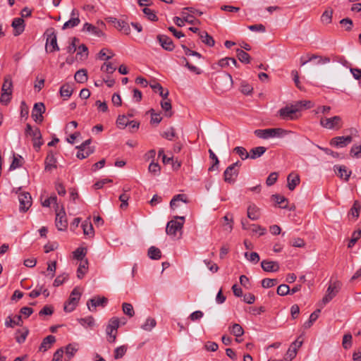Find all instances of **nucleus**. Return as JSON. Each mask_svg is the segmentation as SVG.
<instances>
[{"mask_svg": "<svg viewBox=\"0 0 361 361\" xmlns=\"http://www.w3.org/2000/svg\"><path fill=\"white\" fill-rule=\"evenodd\" d=\"M289 132L280 128H267V129H257L254 131L255 135L262 139H269L271 137H281L287 135Z\"/></svg>", "mask_w": 361, "mask_h": 361, "instance_id": "f257e3e1", "label": "nucleus"}, {"mask_svg": "<svg viewBox=\"0 0 361 361\" xmlns=\"http://www.w3.org/2000/svg\"><path fill=\"white\" fill-rule=\"evenodd\" d=\"M216 89L224 92L229 90L233 86V79L229 73L223 72L219 74L214 81Z\"/></svg>", "mask_w": 361, "mask_h": 361, "instance_id": "f03ea898", "label": "nucleus"}, {"mask_svg": "<svg viewBox=\"0 0 361 361\" xmlns=\"http://www.w3.org/2000/svg\"><path fill=\"white\" fill-rule=\"evenodd\" d=\"M174 219L167 223L166 228V233L173 236H176L178 232L181 233L185 220V216H176Z\"/></svg>", "mask_w": 361, "mask_h": 361, "instance_id": "7ed1b4c3", "label": "nucleus"}, {"mask_svg": "<svg viewBox=\"0 0 361 361\" xmlns=\"http://www.w3.org/2000/svg\"><path fill=\"white\" fill-rule=\"evenodd\" d=\"M25 135L32 137L33 142V147L36 151H39L41 146L43 145L42 140V134L38 128H32L31 125L27 124L25 128Z\"/></svg>", "mask_w": 361, "mask_h": 361, "instance_id": "20e7f679", "label": "nucleus"}, {"mask_svg": "<svg viewBox=\"0 0 361 361\" xmlns=\"http://www.w3.org/2000/svg\"><path fill=\"white\" fill-rule=\"evenodd\" d=\"M203 14L202 12L199 11L192 7H186L183 9L180 13V18L182 23H200L197 17Z\"/></svg>", "mask_w": 361, "mask_h": 361, "instance_id": "39448f33", "label": "nucleus"}, {"mask_svg": "<svg viewBox=\"0 0 361 361\" xmlns=\"http://www.w3.org/2000/svg\"><path fill=\"white\" fill-rule=\"evenodd\" d=\"M240 166L241 162L240 161H237L228 166L224 173V181L230 184H233L238 175L239 167Z\"/></svg>", "mask_w": 361, "mask_h": 361, "instance_id": "423d86ee", "label": "nucleus"}, {"mask_svg": "<svg viewBox=\"0 0 361 361\" xmlns=\"http://www.w3.org/2000/svg\"><path fill=\"white\" fill-rule=\"evenodd\" d=\"M44 35L47 36L45 47L46 51L47 52H54L55 51L59 50L57 44L56 34L54 29L52 27L47 29L44 33Z\"/></svg>", "mask_w": 361, "mask_h": 361, "instance_id": "0eeeda50", "label": "nucleus"}, {"mask_svg": "<svg viewBox=\"0 0 361 361\" xmlns=\"http://www.w3.org/2000/svg\"><path fill=\"white\" fill-rule=\"evenodd\" d=\"M81 293L80 292L79 288L75 287L71 291L68 301L64 304V311L66 312H73L78 305Z\"/></svg>", "mask_w": 361, "mask_h": 361, "instance_id": "6e6552de", "label": "nucleus"}, {"mask_svg": "<svg viewBox=\"0 0 361 361\" xmlns=\"http://www.w3.org/2000/svg\"><path fill=\"white\" fill-rule=\"evenodd\" d=\"M320 125L325 128L330 130H338L343 126L342 118L339 116H334L331 118H321Z\"/></svg>", "mask_w": 361, "mask_h": 361, "instance_id": "1a4fd4ad", "label": "nucleus"}, {"mask_svg": "<svg viewBox=\"0 0 361 361\" xmlns=\"http://www.w3.org/2000/svg\"><path fill=\"white\" fill-rule=\"evenodd\" d=\"M299 111V108L295 105H291L290 106H286L283 108H281L278 114L279 116L284 120H293L296 117L295 116V113Z\"/></svg>", "mask_w": 361, "mask_h": 361, "instance_id": "9d476101", "label": "nucleus"}, {"mask_svg": "<svg viewBox=\"0 0 361 361\" xmlns=\"http://www.w3.org/2000/svg\"><path fill=\"white\" fill-rule=\"evenodd\" d=\"M56 220L55 224L59 231H65L68 227V221L66 218V212L64 208L62 207L59 211L56 209Z\"/></svg>", "mask_w": 361, "mask_h": 361, "instance_id": "9b49d317", "label": "nucleus"}, {"mask_svg": "<svg viewBox=\"0 0 361 361\" xmlns=\"http://www.w3.org/2000/svg\"><path fill=\"white\" fill-rule=\"evenodd\" d=\"M341 285L339 282H334L333 284L329 285L326 290V295L323 297L322 302L326 305L338 293Z\"/></svg>", "mask_w": 361, "mask_h": 361, "instance_id": "f8f14e48", "label": "nucleus"}, {"mask_svg": "<svg viewBox=\"0 0 361 361\" xmlns=\"http://www.w3.org/2000/svg\"><path fill=\"white\" fill-rule=\"evenodd\" d=\"M18 200L20 202V211L27 212L32 205V197L29 192H23L19 193Z\"/></svg>", "mask_w": 361, "mask_h": 361, "instance_id": "ddd939ff", "label": "nucleus"}, {"mask_svg": "<svg viewBox=\"0 0 361 361\" xmlns=\"http://www.w3.org/2000/svg\"><path fill=\"white\" fill-rule=\"evenodd\" d=\"M115 28L123 35H129L131 31V27L135 30L137 32H140L142 30V26L141 24H114Z\"/></svg>", "mask_w": 361, "mask_h": 361, "instance_id": "4468645a", "label": "nucleus"}, {"mask_svg": "<svg viewBox=\"0 0 361 361\" xmlns=\"http://www.w3.org/2000/svg\"><path fill=\"white\" fill-rule=\"evenodd\" d=\"M45 111V106L42 102L35 104L32 111V117L36 123H42L43 121L42 114Z\"/></svg>", "mask_w": 361, "mask_h": 361, "instance_id": "2eb2a0df", "label": "nucleus"}, {"mask_svg": "<svg viewBox=\"0 0 361 361\" xmlns=\"http://www.w3.org/2000/svg\"><path fill=\"white\" fill-rule=\"evenodd\" d=\"M157 39L160 46L166 51H171L174 49L175 46L172 39L166 35H158Z\"/></svg>", "mask_w": 361, "mask_h": 361, "instance_id": "dca6fc26", "label": "nucleus"}, {"mask_svg": "<svg viewBox=\"0 0 361 361\" xmlns=\"http://www.w3.org/2000/svg\"><path fill=\"white\" fill-rule=\"evenodd\" d=\"M353 140L351 135L348 136H338L332 138L330 141V145L336 147H344L348 145Z\"/></svg>", "mask_w": 361, "mask_h": 361, "instance_id": "f3484780", "label": "nucleus"}, {"mask_svg": "<svg viewBox=\"0 0 361 361\" xmlns=\"http://www.w3.org/2000/svg\"><path fill=\"white\" fill-rule=\"evenodd\" d=\"M107 302V299L104 297L102 298H94L90 299L87 305L90 311H94L95 308L98 306H104V305Z\"/></svg>", "mask_w": 361, "mask_h": 361, "instance_id": "a211bd4d", "label": "nucleus"}, {"mask_svg": "<svg viewBox=\"0 0 361 361\" xmlns=\"http://www.w3.org/2000/svg\"><path fill=\"white\" fill-rule=\"evenodd\" d=\"M314 59H319L317 64H326L330 62V59L327 56H321L319 55L312 54L309 56L307 59H305V58L302 56L300 58L301 66L305 65L307 63L313 61Z\"/></svg>", "mask_w": 361, "mask_h": 361, "instance_id": "6ab92c4d", "label": "nucleus"}, {"mask_svg": "<svg viewBox=\"0 0 361 361\" xmlns=\"http://www.w3.org/2000/svg\"><path fill=\"white\" fill-rule=\"evenodd\" d=\"M334 171L336 173L337 176H339L341 178L344 177V180L345 181H348L349 180V178L352 173L351 171L348 170L347 167L344 165H335L334 166Z\"/></svg>", "mask_w": 361, "mask_h": 361, "instance_id": "aec40b11", "label": "nucleus"}, {"mask_svg": "<svg viewBox=\"0 0 361 361\" xmlns=\"http://www.w3.org/2000/svg\"><path fill=\"white\" fill-rule=\"evenodd\" d=\"M261 267L264 271L276 272L279 269V264L276 262L263 260L261 262Z\"/></svg>", "mask_w": 361, "mask_h": 361, "instance_id": "412c9836", "label": "nucleus"}, {"mask_svg": "<svg viewBox=\"0 0 361 361\" xmlns=\"http://www.w3.org/2000/svg\"><path fill=\"white\" fill-rule=\"evenodd\" d=\"M56 159L54 157V154L52 151H49L47 154V156L45 159L44 164H45V170L46 171H51L53 169L56 168Z\"/></svg>", "mask_w": 361, "mask_h": 361, "instance_id": "4be33fe9", "label": "nucleus"}, {"mask_svg": "<svg viewBox=\"0 0 361 361\" xmlns=\"http://www.w3.org/2000/svg\"><path fill=\"white\" fill-rule=\"evenodd\" d=\"M82 31L87 32L91 35L96 37H101L103 35L102 30L93 24H84Z\"/></svg>", "mask_w": 361, "mask_h": 361, "instance_id": "5701e85b", "label": "nucleus"}, {"mask_svg": "<svg viewBox=\"0 0 361 361\" xmlns=\"http://www.w3.org/2000/svg\"><path fill=\"white\" fill-rule=\"evenodd\" d=\"M55 342H56L55 336H54L52 335L47 336V337H45L43 339V341L39 346V350L40 351L45 352L48 349H49L51 348V345L53 343H54Z\"/></svg>", "mask_w": 361, "mask_h": 361, "instance_id": "b1692460", "label": "nucleus"}, {"mask_svg": "<svg viewBox=\"0 0 361 361\" xmlns=\"http://www.w3.org/2000/svg\"><path fill=\"white\" fill-rule=\"evenodd\" d=\"M247 217L252 220H257L259 216V209L254 204H251L247 207Z\"/></svg>", "mask_w": 361, "mask_h": 361, "instance_id": "393cba45", "label": "nucleus"}, {"mask_svg": "<svg viewBox=\"0 0 361 361\" xmlns=\"http://www.w3.org/2000/svg\"><path fill=\"white\" fill-rule=\"evenodd\" d=\"M288 188L290 190H293L300 183V176L298 174L290 173L288 176Z\"/></svg>", "mask_w": 361, "mask_h": 361, "instance_id": "a878e982", "label": "nucleus"}, {"mask_svg": "<svg viewBox=\"0 0 361 361\" xmlns=\"http://www.w3.org/2000/svg\"><path fill=\"white\" fill-rule=\"evenodd\" d=\"M13 82L10 75H6L4 79V83L1 87V92L12 94Z\"/></svg>", "mask_w": 361, "mask_h": 361, "instance_id": "bb28decb", "label": "nucleus"}, {"mask_svg": "<svg viewBox=\"0 0 361 361\" xmlns=\"http://www.w3.org/2000/svg\"><path fill=\"white\" fill-rule=\"evenodd\" d=\"M73 88L69 84L66 83L63 85L59 90L61 97L64 99H68L73 94Z\"/></svg>", "mask_w": 361, "mask_h": 361, "instance_id": "cd10ccee", "label": "nucleus"}, {"mask_svg": "<svg viewBox=\"0 0 361 361\" xmlns=\"http://www.w3.org/2000/svg\"><path fill=\"white\" fill-rule=\"evenodd\" d=\"M267 151V148L265 147H257L250 149V158L252 159H256L260 157H262L265 152Z\"/></svg>", "mask_w": 361, "mask_h": 361, "instance_id": "c85d7f7f", "label": "nucleus"}, {"mask_svg": "<svg viewBox=\"0 0 361 361\" xmlns=\"http://www.w3.org/2000/svg\"><path fill=\"white\" fill-rule=\"evenodd\" d=\"M150 87L154 91V92H158L159 95L164 99H166L169 94V92L168 90H166L165 91L164 90V88L161 85V84H159V82H155L154 84H151L150 85Z\"/></svg>", "mask_w": 361, "mask_h": 361, "instance_id": "c756f323", "label": "nucleus"}, {"mask_svg": "<svg viewBox=\"0 0 361 361\" xmlns=\"http://www.w3.org/2000/svg\"><path fill=\"white\" fill-rule=\"evenodd\" d=\"M88 269V261L87 259L82 261L77 269V277L81 279L84 277Z\"/></svg>", "mask_w": 361, "mask_h": 361, "instance_id": "7c9ffc66", "label": "nucleus"}, {"mask_svg": "<svg viewBox=\"0 0 361 361\" xmlns=\"http://www.w3.org/2000/svg\"><path fill=\"white\" fill-rule=\"evenodd\" d=\"M78 347L77 343H70L66 347V355L68 357V360L66 361H70L71 359L74 356L75 353L78 351Z\"/></svg>", "mask_w": 361, "mask_h": 361, "instance_id": "2f4dec72", "label": "nucleus"}, {"mask_svg": "<svg viewBox=\"0 0 361 361\" xmlns=\"http://www.w3.org/2000/svg\"><path fill=\"white\" fill-rule=\"evenodd\" d=\"M200 37L202 42L209 47H213L214 45V40L206 31L199 32Z\"/></svg>", "mask_w": 361, "mask_h": 361, "instance_id": "473e14b6", "label": "nucleus"}, {"mask_svg": "<svg viewBox=\"0 0 361 361\" xmlns=\"http://www.w3.org/2000/svg\"><path fill=\"white\" fill-rule=\"evenodd\" d=\"M321 310L319 309L316 310L314 311L310 316L309 320L305 322L303 324V327L305 329H309L312 326L313 323L319 317V313Z\"/></svg>", "mask_w": 361, "mask_h": 361, "instance_id": "72a5a7b5", "label": "nucleus"}, {"mask_svg": "<svg viewBox=\"0 0 361 361\" xmlns=\"http://www.w3.org/2000/svg\"><path fill=\"white\" fill-rule=\"evenodd\" d=\"M147 255L150 259L157 260L161 258V252L159 248L154 246H151L148 250Z\"/></svg>", "mask_w": 361, "mask_h": 361, "instance_id": "f704fd0d", "label": "nucleus"}, {"mask_svg": "<svg viewBox=\"0 0 361 361\" xmlns=\"http://www.w3.org/2000/svg\"><path fill=\"white\" fill-rule=\"evenodd\" d=\"M75 80L77 82L83 83L87 80V73L85 69H80L75 74Z\"/></svg>", "mask_w": 361, "mask_h": 361, "instance_id": "c9c22d12", "label": "nucleus"}, {"mask_svg": "<svg viewBox=\"0 0 361 361\" xmlns=\"http://www.w3.org/2000/svg\"><path fill=\"white\" fill-rule=\"evenodd\" d=\"M22 324V317L20 315L16 316L14 319L8 317L5 322L7 327H13L14 325L20 326Z\"/></svg>", "mask_w": 361, "mask_h": 361, "instance_id": "e433bc0d", "label": "nucleus"}, {"mask_svg": "<svg viewBox=\"0 0 361 361\" xmlns=\"http://www.w3.org/2000/svg\"><path fill=\"white\" fill-rule=\"evenodd\" d=\"M157 325V322L154 318L148 317L145 323L141 326V328L146 331H150Z\"/></svg>", "mask_w": 361, "mask_h": 361, "instance_id": "4c0bfd02", "label": "nucleus"}, {"mask_svg": "<svg viewBox=\"0 0 361 361\" xmlns=\"http://www.w3.org/2000/svg\"><path fill=\"white\" fill-rule=\"evenodd\" d=\"M237 56L238 60L244 63H249L250 62V55L240 49H236Z\"/></svg>", "mask_w": 361, "mask_h": 361, "instance_id": "58836bf2", "label": "nucleus"}, {"mask_svg": "<svg viewBox=\"0 0 361 361\" xmlns=\"http://www.w3.org/2000/svg\"><path fill=\"white\" fill-rule=\"evenodd\" d=\"M161 106L162 109L165 111L166 116L171 117L172 116V112L171 111V101L168 99V98L166 99H163V100L161 102Z\"/></svg>", "mask_w": 361, "mask_h": 361, "instance_id": "ea45409f", "label": "nucleus"}, {"mask_svg": "<svg viewBox=\"0 0 361 361\" xmlns=\"http://www.w3.org/2000/svg\"><path fill=\"white\" fill-rule=\"evenodd\" d=\"M78 322L85 328L92 327L94 324V319L92 316L78 319Z\"/></svg>", "mask_w": 361, "mask_h": 361, "instance_id": "a19ab883", "label": "nucleus"}, {"mask_svg": "<svg viewBox=\"0 0 361 361\" xmlns=\"http://www.w3.org/2000/svg\"><path fill=\"white\" fill-rule=\"evenodd\" d=\"M360 209L361 206L360 202L357 200H355L349 212V214L352 215L355 219H357L360 215Z\"/></svg>", "mask_w": 361, "mask_h": 361, "instance_id": "79ce46f5", "label": "nucleus"}, {"mask_svg": "<svg viewBox=\"0 0 361 361\" xmlns=\"http://www.w3.org/2000/svg\"><path fill=\"white\" fill-rule=\"evenodd\" d=\"M127 349H128V347H127V345H125L117 347L114 350V359L118 360V359L122 358L126 353Z\"/></svg>", "mask_w": 361, "mask_h": 361, "instance_id": "37998d69", "label": "nucleus"}, {"mask_svg": "<svg viewBox=\"0 0 361 361\" xmlns=\"http://www.w3.org/2000/svg\"><path fill=\"white\" fill-rule=\"evenodd\" d=\"M271 198L281 208L286 209L287 207V204H285V202H287V199L285 197L275 194L271 196Z\"/></svg>", "mask_w": 361, "mask_h": 361, "instance_id": "c03bdc74", "label": "nucleus"}, {"mask_svg": "<svg viewBox=\"0 0 361 361\" xmlns=\"http://www.w3.org/2000/svg\"><path fill=\"white\" fill-rule=\"evenodd\" d=\"M22 166V157L19 154H13V161L10 165V170H15Z\"/></svg>", "mask_w": 361, "mask_h": 361, "instance_id": "a18cd8bd", "label": "nucleus"}, {"mask_svg": "<svg viewBox=\"0 0 361 361\" xmlns=\"http://www.w3.org/2000/svg\"><path fill=\"white\" fill-rule=\"evenodd\" d=\"M233 152L238 154L242 160L250 158V153L243 147H236L233 149Z\"/></svg>", "mask_w": 361, "mask_h": 361, "instance_id": "49530a36", "label": "nucleus"}, {"mask_svg": "<svg viewBox=\"0 0 361 361\" xmlns=\"http://www.w3.org/2000/svg\"><path fill=\"white\" fill-rule=\"evenodd\" d=\"M178 201H181L183 202L187 203L188 200L186 198L185 195L178 194V195H175L170 202V207L172 209H174V207H176V202H178Z\"/></svg>", "mask_w": 361, "mask_h": 361, "instance_id": "de8ad7c7", "label": "nucleus"}, {"mask_svg": "<svg viewBox=\"0 0 361 361\" xmlns=\"http://www.w3.org/2000/svg\"><path fill=\"white\" fill-rule=\"evenodd\" d=\"M56 262L54 261L48 263L47 267V274H45V272H43L44 274H45L46 276H48L49 279L54 278L56 272Z\"/></svg>", "mask_w": 361, "mask_h": 361, "instance_id": "09e8293b", "label": "nucleus"}, {"mask_svg": "<svg viewBox=\"0 0 361 361\" xmlns=\"http://www.w3.org/2000/svg\"><path fill=\"white\" fill-rule=\"evenodd\" d=\"M231 333L235 337H240L244 334V330L240 324H234L231 327Z\"/></svg>", "mask_w": 361, "mask_h": 361, "instance_id": "8fccbe9b", "label": "nucleus"}, {"mask_svg": "<svg viewBox=\"0 0 361 361\" xmlns=\"http://www.w3.org/2000/svg\"><path fill=\"white\" fill-rule=\"evenodd\" d=\"M122 309H123V313L126 315H127L130 317H132L134 316L135 312L133 310V307L130 303L123 302L122 305Z\"/></svg>", "mask_w": 361, "mask_h": 361, "instance_id": "3c124183", "label": "nucleus"}, {"mask_svg": "<svg viewBox=\"0 0 361 361\" xmlns=\"http://www.w3.org/2000/svg\"><path fill=\"white\" fill-rule=\"evenodd\" d=\"M114 54L108 49H102L98 54V58L101 60H109L112 58Z\"/></svg>", "mask_w": 361, "mask_h": 361, "instance_id": "603ef678", "label": "nucleus"}, {"mask_svg": "<svg viewBox=\"0 0 361 361\" xmlns=\"http://www.w3.org/2000/svg\"><path fill=\"white\" fill-rule=\"evenodd\" d=\"M120 322L119 319L116 317H113L109 321V324L106 326L107 329L114 330L116 332H118V329L119 327Z\"/></svg>", "mask_w": 361, "mask_h": 361, "instance_id": "864d4df0", "label": "nucleus"}, {"mask_svg": "<svg viewBox=\"0 0 361 361\" xmlns=\"http://www.w3.org/2000/svg\"><path fill=\"white\" fill-rule=\"evenodd\" d=\"M245 257L250 262L257 264L259 261V256L258 253L252 252L251 253L245 252Z\"/></svg>", "mask_w": 361, "mask_h": 361, "instance_id": "5fc2aeb1", "label": "nucleus"}, {"mask_svg": "<svg viewBox=\"0 0 361 361\" xmlns=\"http://www.w3.org/2000/svg\"><path fill=\"white\" fill-rule=\"evenodd\" d=\"M145 15L147 16V19L150 21H157L158 18L155 12L153 10H151L149 8H144L142 10Z\"/></svg>", "mask_w": 361, "mask_h": 361, "instance_id": "6e6d98bb", "label": "nucleus"}, {"mask_svg": "<svg viewBox=\"0 0 361 361\" xmlns=\"http://www.w3.org/2000/svg\"><path fill=\"white\" fill-rule=\"evenodd\" d=\"M68 277V274L66 273H63L61 275H59L54 281L53 286L55 287H58L62 285L67 280Z\"/></svg>", "mask_w": 361, "mask_h": 361, "instance_id": "4d7b16f0", "label": "nucleus"}, {"mask_svg": "<svg viewBox=\"0 0 361 361\" xmlns=\"http://www.w3.org/2000/svg\"><path fill=\"white\" fill-rule=\"evenodd\" d=\"M86 255V249L84 247H78L73 252V257L75 259L83 261V258Z\"/></svg>", "mask_w": 361, "mask_h": 361, "instance_id": "13d9d810", "label": "nucleus"}, {"mask_svg": "<svg viewBox=\"0 0 361 361\" xmlns=\"http://www.w3.org/2000/svg\"><path fill=\"white\" fill-rule=\"evenodd\" d=\"M94 151V147H87L85 151H78L76 154V157L80 159H83L92 154Z\"/></svg>", "mask_w": 361, "mask_h": 361, "instance_id": "bf43d9fd", "label": "nucleus"}, {"mask_svg": "<svg viewBox=\"0 0 361 361\" xmlns=\"http://www.w3.org/2000/svg\"><path fill=\"white\" fill-rule=\"evenodd\" d=\"M161 136L169 140H172L176 137L175 128L170 127L161 134Z\"/></svg>", "mask_w": 361, "mask_h": 361, "instance_id": "052dcab7", "label": "nucleus"}, {"mask_svg": "<svg viewBox=\"0 0 361 361\" xmlns=\"http://www.w3.org/2000/svg\"><path fill=\"white\" fill-rule=\"evenodd\" d=\"M250 229L252 231V233H258L259 235H263L266 233V228L259 225L251 224L250 226Z\"/></svg>", "mask_w": 361, "mask_h": 361, "instance_id": "680f3d73", "label": "nucleus"}, {"mask_svg": "<svg viewBox=\"0 0 361 361\" xmlns=\"http://www.w3.org/2000/svg\"><path fill=\"white\" fill-rule=\"evenodd\" d=\"M342 345L345 349H349L352 346V335L350 334L343 336Z\"/></svg>", "mask_w": 361, "mask_h": 361, "instance_id": "e2e57ef3", "label": "nucleus"}, {"mask_svg": "<svg viewBox=\"0 0 361 361\" xmlns=\"http://www.w3.org/2000/svg\"><path fill=\"white\" fill-rule=\"evenodd\" d=\"M247 28L252 32H266V27L263 24H251L247 27Z\"/></svg>", "mask_w": 361, "mask_h": 361, "instance_id": "0e129e2a", "label": "nucleus"}, {"mask_svg": "<svg viewBox=\"0 0 361 361\" xmlns=\"http://www.w3.org/2000/svg\"><path fill=\"white\" fill-rule=\"evenodd\" d=\"M361 236V230L355 231L352 235V238L348 245V247H352L354 246V245L356 243L357 240Z\"/></svg>", "mask_w": 361, "mask_h": 361, "instance_id": "69168bd1", "label": "nucleus"}, {"mask_svg": "<svg viewBox=\"0 0 361 361\" xmlns=\"http://www.w3.org/2000/svg\"><path fill=\"white\" fill-rule=\"evenodd\" d=\"M130 195L126 192H123L119 196V200L121 202L120 207L122 209L127 208V207L128 206V201Z\"/></svg>", "mask_w": 361, "mask_h": 361, "instance_id": "338daca9", "label": "nucleus"}, {"mask_svg": "<svg viewBox=\"0 0 361 361\" xmlns=\"http://www.w3.org/2000/svg\"><path fill=\"white\" fill-rule=\"evenodd\" d=\"M78 55H80V59H86L88 56V49L86 45L84 44H82L78 46Z\"/></svg>", "mask_w": 361, "mask_h": 361, "instance_id": "774afa93", "label": "nucleus"}]
</instances>
